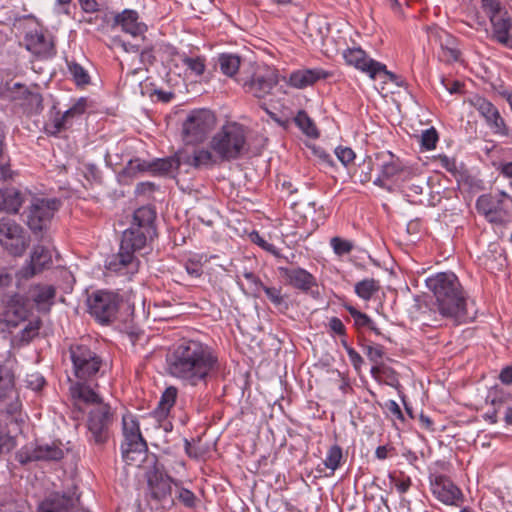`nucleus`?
<instances>
[{
	"instance_id": "1",
	"label": "nucleus",
	"mask_w": 512,
	"mask_h": 512,
	"mask_svg": "<svg viewBox=\"0 0 512 512\" xmlns=\"http://www.w3.org/2000/svg\"><path fill=\"white\" fill-rule=\"evenodd\" d=\"M167 373L185 385H207L221 370L216 350L196 339H182L166 355Z\"/></svg>"
},
{
	"instance_id": "2",
	"label": "nucleus",
	"mask_w": 512,
	"mask_h": 512,
	"mask_svg": "<svg viewBox=\"0 0 512 512\" xmlns=\"http://www.w3.org/2000/svg\"><path fill=\"white\" fill-rule=\"evenodd\" d=\"M426 285L434 294L439 313L457 323L475 319L457 276L452 272H440L427 278Z\"/></svg>"
},
{
	"instance_id": "3",
	"label": "nucleus",
	"mask_w": 512,
	"mask_h": 512,
	"mask_svg": "<svg viewBox=\"0 0 512 512\" xmlns=\"http://www.w3.org/2000/svg\"><path fill=\"white\" fill-rule=\"evenodd\" d=\"M243 90L255 98L270 95L279 83L278 71L268 65L248 62L235 78Z\"/></svg>"
},
{
	"instance_id": "4",
	"label": "nucleus",
	"mask_w": 512,
	"mask_h": 512,
	"mask_svg": "<svg viewBox=\"0 0 512 512\" xmlns=\"http://www.w3.org/2000/svg\"><path fill=\"white\" fill-rule=\"evenodd\" d=\"M246 133L241 124L227 123L211 138L210 149L221 162L238 159L245 148Z\"/></svg>"
},
{
	"instance_id": "5",
	"label": "nucleus",
	"mask_w": 512,
	"mask_h": 512,
	"mask_svg": "<svg viewBox=\"0 0 512 512\" xmlns=\"http://www.w3.org/2000/svg\"><path fill=\"white\" fill-rule=\"evenodd\" d=\"M73 373L77 380L94 381L103 366L102 358L85 344H72L69 347Z\"/></svg>"
},
{
	"instance_id": "6",
	"label": "nucleus",
	"mask_w": 512,
	"mask_h": 512,
	"mask_svg": "<svg viewBox=\"0 0 512 512\" xmlns=\"http://www.w3.org/2000/svg\"><path fill=\"white\" fill-rule=\"evenodd\" d=\"M215 124L216 117L211 110L195 109L191 111L182 125L183 141L188 145L202 143Z\"/></svg>"
},
{
	"instance_id": "7",
	"label": "nucleus",
	"mask_w": 512,
	"mask_h": 512,
	"mask_svg": "<svg viewBox=\"0 0 512 512\" xmlns=\"http://www.w3.org/2000/svg\"><path fill=\"white\" fill-rule=\"evenodd\" d=\"M121 297L109 290H97L87 298L90 315L101 325H108L117 318Z\"/></svg>"
},
{
	"instance_id": "8",
	"label": "nucleus",
	"mask_w": 512,
	"mask_h": 512,
	"mask_svg": "<svg viewBox=\"0 0 512 512\" xmlns=\"http://www.w3.org/2000/svg\"><path fill=\"white\" fill-rule=\"evenodd\" d=\"M153 458V466L146 472L148 485L147 495L155 502L157 507L171 508L174 505L172 483L174 484L175 481L157 466L155 456H153Z\"/></svg>"
},
{
	"instance_id": "9",
	"label": "nucleus",
	"mask_w": 512,
	"mask_h": 512,
	"mask_svg": "<svg viewBox=\"0 0 512 512\" xmlns=\"http://www.w3.org/2000/svg\"><path fill=\"white\" fill-rule=\"evenodd\" d=\"M114 416V411L108 403L103 402L91 407L87 417L90 440L98 445L105 444L110 437Z\"/></svg>"
},
{
	"instance_id": "10",
	"label": "nucleus",
	"mask_w": 512,
	"mask_h": 512,
	"mask_svg": "<svg viewBox=\"0 0 512 512\" xmlns=\"http://www.w3.org/2000/svg\"><path fill=\"white\" fill-rule=\"evenodd\" d=\"M343 58L346 64L367 73L371 79H375L376 75L382 72L389 80L395 82L398 86L402 85V82L397 81L398 76L396 74L388 71L384 64L368 58L366 52L360 47L345 49L343 51Z\"/></svg>"
},
{
	"instance_id": "11",
	"label": "nucleus",
	"mask_w": 512,
	"mask_h": 512,
	"mask_svg": "<svg viewBox=\"0 0 512 512\" xmlns=\"http://www.w3.org/2000/svg\"><path fill=\"white\" fill-rule=\"evenodd\" d=\"M469 104L477 110L479 115L485 120L486 125L493 134L508 137L510 128L505 119L501 116L499 109L487 98L474 95L468 99Z\"/></svg>"
},
{
	"instance_id": "12",
	"label": "nucleus",
	"mask_w": 512,
	"mask_h": 512,
	"mask_svg": "<svg viewBox=\"0 0 512 512\" xmlns=\"http://www.w3.org/2000/svg\"><path fill=\"white\" fill-rule=\"evenodd\" d=\"M59 207L60 200L56 198H34L28 208L27 225L34 232L42 231Z\"/></svg>"
},
{
	"instance_id": "13",
	"label": "nucleus",
	"mask_w": 512,
	"mask_h": 512,
	"mask_svg": "<svg viewBox=\"0 0 512 512\" xmlns=\"http://www.w3.org/2000/svg\"><path fill=\"white\" fill-rule=\"evenodd\" d=\"M375 169L378 171L373 184L391 191L392 188L387 181L403 171V164L399 157L390 151H380L373 154Z\"/></svg>"
},
{
	"instance_id": "14",
	"label": "nucleus",
	"mask_w": 512,
	"mask_h": 512,
	"mask_svg": "<svg viewBox=\"0 0 512 512\" xmlns=\"http://www.w3.org/2000/svg\"><path fill=\"white\" fill-rule=\"evenodd\" d=\"M0 243L13 256H21L28 246L22 227L9 218L0 219Z\"/></svg>"
},
{
	"instance_id": "15",
	"label": "nucleus",
	"mask_w": 512,
	"mask_h": 512,
	"mask_svg": "<svg viewBox=\"0 0 512 512\" xmlns=\"http://www.w3.org/2000/svg\"><path fill=\"white\" fill-rule=\"evenodd\" d=\"M433 496L445 505L459 506L464 501L461 490L445 475L430 477Z\"/></svg>"
},
{
	"instance_id": "16",
	"label": "nucleus",
	"mask_w": 512,
	"mask_h": 512,
	"mask_svg": "<svg viewBox=\"0 0 512 512\" xmlns=\"http://www.w3.org/2000/svg\"><path fill=\"white\" fill-rule=\"evenodd\" d=\"M80 497L75 492H53L40 502L37 512H79Z\"/></svg>"
},
{
	"instance_id": "17",
	"label": "nucleus",
	"mask_w": 512,
	"mask_h": 512,
	"mask_svg": "<svg viewBox=\"0 0 512 512\" xmlns=\"http://www.w3.org/2000/svg\"><path fill=\"white\" fill-rule=\"evenodd\" d=\"M3 305L5 321L12 327H16L20 322L25 321L31 312L29 299L19 293L7 295L3 299Z\"/></svg>"
},
{
	"instance_id": "18",
	"label": "nucleus",
	"mask_w": 512,
	"mask_h": 512,
	"mask_svg": "<svg viewBox=\"0 0 512 512\" xmlns=\"http://www.w3.org/2000/svg\"><path fill=\"white\" fill-rule=\"evenodd\" d=\"M179 161L182 165L196 170L211 169L221 162L212 150L199 147H194L192 150H179Z\"/></svg>"
},
{
	"instance_id": "19",
	"label": "nucleus",
	"mask_w": 512,
	"mask_h": 512,
	"mask_svg": "<svg viewBox=\"0 0 512 512\" xmlns=\"http://www.w3.org/2000/svg\"><path fill=\"white\" fill-rule=\"evenodd\" d=\"M0 402L5 403V412L8 415H14L21 409L14 375L4 366H0Z\"/></svg>"
},
{
	"instance_id": "20",
	"label": "nucleus",
	"mask_w": 512,
	"mask_h": 512,
	"mask_svg": "<svg viewBox=\"0 0 512 512\" xmlns=\"http://www.w3.org/2000/svg\"><path fill=\"white\" fill-rule=\"evenodd\" d=\"M139 264L140 261L136 255L128 250H123L120 246L118 253L107 258L105 267L109 271L121 275H133L138 272Z\"/></svg>"
},
{
	"instance_id": "21",
	"label": "nucleus",
	"mask_w": 512,
	"mask_h": 512,
	"mask_svg": "<svg viewBox=\"0 0 512 512\" xmlns=\"http://www.w3.org/2000/svg\"><path fill=\"white\" fill-rule=\"evenodd\" d=\"M25 47L32 54L49 58L55 55V45L52 37L39 30L28 32L24 38Z\"/></svg>"
},
{
	"instance_id": "22",
	"label": "nucleus",
	"mask_w": 512,
	"mask_h": 512,
	"mask_svg": "<svg viewBox=\"0 0 512 512\" xmlns=\"http://www.w3.org/2000/svg\"><path fill=\"white\" fill-rule=\"evenodd\" d=\"M64 457L63 450L56 444L38 445L32 449L26 448L18 454V461L26 464L32 461H58Z\"/></svg>"
},
{
	"instance_id": "23",
	"label": "nucleus",
	"mask_w": 512,
	"mask_h": 512,
	"mask_svg": "<svg viewBox=\"0 0 512 512\" xmlns=\"http://www.w3.org/2000/svg\"><path fill=\"white\" fill-rule=\"evenodd\" d=\"M113 26L120 27L123 32L130 34L136 40L141 37V41H145L144 33L147 31V25L139 21V15L135 10L126 9L116 14Z\"/></svg>"
},
{
	"instance_id": "24",
	"label": "nucleus",
	"mask_w": 512,
	"mask_h": 512,
	"mask_svg": "<svg viewBox=\"0 0 512 512\" xmlns=\"http://www.w3.org/2000/svg\"><path fill=\"white\" fill-rule=\"evenodd\" d=\"M278 271L279 274L285 278L286 284L300 291L307 292L313 286L317 285L316 278L303 268L279 266Z\"/></svg>"
},
{
	"instance_id": "25",
	"label": "nucleus",
	"mask_w": 512,
	"mask_h": 512,
	"mask_svg": "<svg viewBox=\"0 0 512 512\" xmlns=\"http://www.w3.org/2000/svg\"><path fill=\"white\" fill-rule=\"evenodd\" d=\"M155 220L156 211L154 207L149 205L141 206L133 212L129 228H135V230L142 231L156 237L157 231Z\"/></svg>"
},
{
	"instance_id": "26",
	"label": "nucleus",
	"mask_w": 512,
	"mask_h": 512,
	"mask_svg": "<svg viewBox=\"0 0 512 512\" xmlns=\"http://www.w3.org/2000/svg\"><path fill=\"white\" fill-rule=\"evenodd\" d=\"M492 25V39L501 45L512 49V39L510 31L512 30V18L508 11L502 12L500 15L490 20Z\"/></svg>"
},
{
	"instance_id": "27",
	"label": "nucleus",
	"mask_w": 512,
	"mask_h": 512,
	"mask_svg": "<svg viewBox=\"0 0 512 512\" xmlns=\"http://www.w3.org/2000/svg\"><path fill=\"white\" fill-rule=\"evenodd\" d=\"M154 238L155 236L135 230V228H127L122 233L120 246L123 250H128L136 255L144 250Z\"/></svg>"
},
{
	"instance_id": "28",
	"label": "nucleus",
	"mask_w": 512,
	"mask_h": 512,
	"mask_svg": "<svg viewBox=\"0 0 512 512\" xmlns=\"http://www.w3.org/2000/svg\"><path fill=\"white\" fill-rule=\"evenodd\" d=\"M329 75L328 72L318 68L298 70L290 74L288 84L294 88L303 89L318 80L328 78Z\"/></svg>"
},
{
	"instance_id": "29",
	"label": "nucleus",
	"mask_w": 512,
	"mask_h": 512,
	"mask_svg": "<svg viewBox=\"0 0 512 512\" xmlns=\"http://www.w3.org/2000/svg\"><path fill=\"white\" fill-rule=\"evenodd\" d=\"M89 381L77 380L70 386V394L76 401L83 402L91 407L103 403L102 397L90 386Z\"/></svg>"
},
{
	"instance_id": "30",
	"label": "nucleus",
	"mask_w": 512,
	"mask_h": 512,
	"mask_svg": "<svg viewBox=\"0 0 512 512\" xmlns=\"http://www.w3.org/2000/svg\"><path fill=\"white\" fill-rule=\"evenodd\" d=\"M28 294L37 307L43 309L45 305L50 307L54 303L56 288L53 285L38 283L29 287Z\"/></svg>"
},
{
	"instance_id": "31",
	"label": "nucleus",
	"mask_w": 512,
	"mask_h": 512,
	"mask_svg": "<svg viewBox=\"0 0 512 512\" xmlns=\"http://www.w3.org/2000/svg\"><path fill=\"white\" fill-rule=\"evenodd\" d=\"M148 447L146 441L134 443H122V458L128 465H139L145 458Z\"/></svg>"
},
{
	"instance_id": "32",
	"label": "nucleus",
	"mask_w": 512,
	"mask_h": 512,
	"mask_svg": "<svg viewBox=\"0 0 512 512\" xmlns=\"http://www.w3.org/2000/svg\"><path fill=\"white\" fill-rule=\"evenodd\" d=\"M122 431L124 436L123 443L139 442L141 446L142 442L145 441L140 431L139 422L130 413L122 417Z\"/></svg>"
},
{
	"instance_id": "33",
	"label": "nucleus",
	"mask_w": 512,
	"mask_h": 512,
	"mask_svg": "<svg viewBox=\"0 0 512 512\" xmlns=\"http://www.w3.org/2000/svg\"><path fill=\"white\" fill-rule=\"evenodd\" d=\"M21 204V193L17 189L0 188V211L17 213Z\"/></svg>"
},
{
	"instance_id": "34",
	"label": "nucleus",
	"mask_w": 512,
	"mask_h": 512,
	"mask_svg": "<svg viewBox=\"0 0 512 512\" xmlns=\"http://www.w3.org/2000/svg\"><path fill=\"white\" fill-rule=\"evenodd\" d=\"M150 162V173L152 175H166L182 166L179 161V151L167 158H156Z\"/></svg>"
},
{
	"instance_id": "35",
	"label": "nucleus",
	"mask_w": 512,
	"mask_h": 512,
	"mask_svg": "<svg viewBox=\"0 0 512 512\" xmlns=\"http://www.w3.org/2000/svg\"><path fill=\"white\" fill-rule=\"evenodd\" d=\"M245 63H241V58L232 53H222L218 56V65L221 72L228 77H237Z\"/></svg>"
},
{
	"instance_id": "36",
	"label": "nucleus",
	"mask_w": 512,
	"mask_h": 512,
	"mask_svg": "<svg viewBox=\"0 0 512 512\" xmlns=\"http://www.w3.org/2000/svg\"><path fill=\"white\" fill-rule=\"evenodd\" d=\"M370 373L372 377L379 383H384L391 387H397L399 380L396 371L384 364L372 366Z\"/></svg>"
},
{
	"instance_id": "37",
	"label": "nucleus",
	"mask_w": 512,
	"mask_h": 512,
	"mask_svg": "<svg viewBox=\"0 0 512 512\" xmlns=\"http://www.w3.org/2000/svg\"><path fill=\"white\" fill-rule=\"evenodd\" d=\"M486 402L490 403L493 408L500 411L503 407H510L512 403V393L505 391L503 388L494 386L492 387L486 397Z\"/></svg>"
},
{
	"instance_id": "38",
	"label": "nucleus",
	"mask_w": 512,
	"mask_h": 512,
	"mask_svg": "<svg viewBox=\"0 0 512 512\" xmlns=\"http://www.w3.org/2000/svg\"><path fill=\"white\" fill-rule=\"evenodd\" d=\"M178 395V389L175 386L167 387L161 395L155 414L165 417L174 406Z\"/></svg>"
},
{
	"instance_id": "39",
	"label": "nucleus",
	"mask_w": 512,
	"mask_h": 512,
	"mask_svg": "<svg viewBox=\"0 0 512 512\" xmlns=\"http://www.w3.org/2000/svg\"><path fill=\"white\" fill-rule=\"evenodd\" d=\"M499 208H503L502 199H494L491 194L480 195L476 201V209L484 217L491 216L492 212Z\"/></svg>"
},
{
	"instance_id": "40",
	"label": "nucleus",
	"mask_w": 512,
	"mask_h": 512,
	"mask_svg": "<svg viewBox=\"0 0 512 512\" xmlns=\"http://www.w3.org/2000/svg\"><path fill=\"white\" fill-rule=\"evenodd\" d=\"M379 290V281L373 278L363 279L357 282L354 286L356 295L365 301L370 300Z\"/></svg>"
},
{
	"instance_id": "41",
	"label": "nucleus",
	"mask_w": 512,
	"mask_h": 512,
	"mask_svg": "<svg viewBox=\"0 0 512 512\" xmlns=\"http://www.w3.org/2000/svg\"><path fill=\"white\" fill-rule=\"evenodd\" d=\"M207 262V255L194 254L185 261L184 267L189 276L192 278H200L203 275V266Z\"/></svg>"
},
{
	"instance_id": "42",
	"label": "nucleus",
	"mask_w": 512,
	"mask_h": 512,
	"mask_svg": "<svg viewBox=\"0 0 512 512\" xmlns=\"http://www.w3.org/2000/svg\"><path fill=\"white\" fill-rule=\"evenodd\" d=\"M146 172L150 173V162L140 158H134L129 160L123 168L122 175L124 177L136 178Z\"/></svg>"
},
{
	"instance_id": "43",
	"label": "nucleus",
	"mask_w": 512,
	"mask_h": 512,
	"mask_svg": "<svg viewBox=\"0 0 512 512\" xmlns=\"http://www.w3.org/2000/svg\"><path fill=\"white\" fill-rule=\"evenodd\" d=\"M14 87L25 89L28 100H26L25 103H23V105L26 106V111L28 113L37 114V113L41 112V110L43 109V105H42L43 99H42V96L40 93L31 91L28 87H26L25 85L20 84V83H15Z\"/></svg>"
},
{
	"instance_id": "44",
	"label": "nucleus",
	"mask_w": 512,
	"mask_h": 512,
	"mask_svg": "<svg viewBox=\"0 0 512 512\" xmlns=\"http://www.w3.org/2000/svg\"><path fill=\"white\" fill-rule=\"evenodd\" d=\"M67 67L77 87H85L90 84L91 78L88 71L75 61L67 62Z\"/></svg>"
},
{
	"instance_id": "45",
	"label": "nucleus",
	"mask_w": 512,
	"mask_h": 512,
	"mask_svg": "<svg viewBox=\"0 0 512 512\" xmlns=\"http://www.w3.org/2000/svg\"><path fill=\"white\" fill-rule=\"evenodd\" d=\"M375 169L373 155L366 157L354 170L352 177L361 184L368 183L372 178V171Z\"/></svg>"
},
{
	"instance_id": "46",
	"label": "nucleus",
	"mask_w": 512,
	"mask_h": 512,
	"mask_svg": "<svg viewBox=\"0 0 512 512\" xmlns=\"http://www.w3.org/2000/svg\"><path fill=\"white\" fill-rule=\"evenodd\" d=\"M68 128H70V125L64 118V115L59 111H57L55 115L44 125L45 133L50 136H57L60 132L67 130Z\"/></svg>"
},
{
	"instance_id": "47",
	"label": "nucleus",
	"mask_w": 512,
	"mask_h": 512,
	"mask_svg": "<svg viewBox=\"0 0 512 512\" xmlns=\"http://www.w3.org/2000/svg\"><path fill=\"white\" fill-rule=\"evenodd\" d=\"M294 122L297 125V127L307 136H318V130L316 125L304 110L298 111L297 115L294 118Z\"/></svg>"
},
{
	"instance_id": "48",
	"label": "nucleus",
	"mask_w": 512,
	"mask_h": 512,
	"mask_svg": "<svg viewBox=\"0 0 512 512\" xmlns=\"http://www.w3.org/2000/svg\"><path fill=\"white\" fill-rule=\"evenodd\" d=\"M342 460V448L338 444H334L328 449L323 463L326 468L331 470V474H333L341 466Z\"/></svg>"
},
{
	"instance_id": "49",
	"label": "nucleus",
	"mask_w": 512,
	"mask_h": 512,
	"mask_svg": "<svg viewBox=\"0 0 512 512\" xmlns=\"http://www.w3.org/2000/svg\"><path fill=\"white\" fill-rule=\"evenodd\" d=\"M423 189V180H412L403 186V193L410 203L418 204L422 202L420 196L423 193Z\"/></svg>"
},
{
	"instance_id": "50",
	"label": "nucleus",
	"mask_w": 512,
	"mask_h": 512,
	"mask_svg": "<svg viewBox=\"0 0 512 512\" xmlns=\"http://www.w3.org/2000/svg\"><path fill=\"white\" fill-rule=\"evenodd\" d=\"M174 485L176 488V498L179 502L186 508H195L198 502L196 495L191 490L182 487L178 481L174 482Z\"/></svg>"
},
{
	"instance_id": "51",
	"label": "nucleus",
	"mask_w": 512,
	"mask_h": 512,
	"mask_svg": "<svg viewBox=\"0 0 512 512\" xmlns=\"http://www.w3.org/2000/svg\"><path fill=\"white\" fill-rule=\"evenodd\" d=\"M87 109V98L81 97L79 98L72 107L66 110L63 115L67 120L70 127L73 125L75 119H79Z\"/></svg>"
},
{
	"instance_id": "52",
	"label": "nucleus",
	"mask_w": 512,
	"mask_h": 512,
	"mask_svg": "<svg viewBox=\"0 0 512 512\" xmlns=\"http://www.w3.org/2000/svg\"><path fill=\"white\" fill-rule=\"evenodd\" d=\"M5 133L0 127V180H6L11 177L9 157L5 152Z\"/></svg>"
},
{
	"instance_id": "53",
	"label": "nucleus",
	"mask_w": 512,
	"mask_h": 512,
	"mask_svg": "<svg viewBox=\"0 0 512 512\" xmlns=\"http://www.w3.org/2000/svg\"><path fill=\"white\" fill-rule=\"evenodd\" d=\"M41 326L42 321L39 317L29 321V323L19 333L20 341L26 344L31 342L38 336Z\"/></svg>"
},
{
	"instance_id": "54",
	"label": "nucleus",
	"mask_w": 512,
	"mask_h": 512,
	"mask_svg": "<svg viewBox=\"0 0 512 512\" xmlns=\"http://www.w3.org/2000/svg\"><path fill=\"white\" fill-rule=\"evenodd\" d=\"M30 260L43 270L51 263V254L44 246L37 245L33 248Z\"/></svg>"
},
{
	"instance_id": "55",
	"label": "nucleus",
	"mask_w": 512,
	"mask_h": 512,
	"mask_svg": "<svg viewBox=\"0 0 512 512\" xmlns=\"http://www.w3.org/2000/svg\"><path fill=\"white\" fill-rule=\"evenodd\" d=\"M344 308L349 312V314L353 318L354 326L358 330L368 328L369 325H372V319L367 314L356 309L354 306L344 304Z\"/></svg>"
},
{
	"instance_id": "56",
	"label": "nucleus",
	"mask_w": 512,
	"mask_h": 512,
	"mask_svg": "<svg viewBox=\"0 0 512 512\" xmlns=\"http://www.w3.org/2000/svg\"><path fill=\"white\" fill-rule=\"evenodd\" d=\"M261 291H264L267 298L271 301V303L278 307L283 309H288V303L285 301V297L282 295V289L276 288V287H268L266 285H263L261 288Z\"/></svg>"
},
{
	"instance_id": "57",
	"label": "nucleus",
	"mask_w": 512,
	"mask_h": 512,
	"mask_svg": "<svg viewBox=\"0 0 512 512\" xmlns=\"http://www.w3.org/2000/svg\"><path fill=\"white\" fill-rule=\"evenodd\" d=\"M439 140V135L437 130L434 127H430L421 134L420 145L422 150H432L436 147V144Z\"/></svg>"
},
{
	"instance_id": "58",
	"label": "nucleus",
	"mask_w": 512,
	"mask_h": 512,
	"mask_svg": "<svg viewBox=\"0 0 512 512\" xmlns=\"http://www.w3.org/2000/svg\"><path fill=\"white\" fill-rule=\"evenodd\" d=\"M481 8L489 20L506 11L499 0H481Z\"/></svg>"
},
{
	"instance_id": "59",
	"label": "nucleus",
	"mask_w": 512,
	"mask_h": 512,
	"mask_svg": "<svg viewBox=\"0 0 512 512\" xmlns=\"http://www.w3.org/2000/svg\"><path fill=\"white\" fill-rule=\"evenodd\" d=\"M330 245L333 248L334 253L338 256L349 254L354 247L351 241L342 239L338 236L331 238Z\"/></svg>"
},
{
	"instance_id": "60",
	"label": "nucleus",
	"mask_w": 512,
	"mask_h": 512,
	"mask_svg": "<svg viewBox=\"0 0 512 512\" xmlns=\"http://www.w3.org/2000/svg\"><path fill=\"white\" fill-rule=\"evenodd\" d=\"M183 64L195 75L201 76L205 71V59L203 57H183Z\"/></svg>"
},
{
	"instance_id": "61",
	"label": "nucleus",
	"mask_w": 512,
	"mask_h": 512,
	"mask_svg": "<svg viewBox=\"0 0 512 512\" xmlns=\"http://www.w3.org/2000/svg\"><path fill=\"white\" fill-rule=\"evenodd\" d=\"M26 387L33 391H39L43 388L46 381L39 372L28 373L25 378Z\"/></svg>"
},
{
	"instance_id": "62",
	"label": "nucleus",
	"mask_w": 512,
	"mask_h": 512,
	"mask_svg": "<svg viewBox=\"0 0 512 512\" xmlns=\"http://www.w3.org/2000/svg\"><path fill=\"white\" fill-rule=\"evenodd\" d=\"M252 240L254 243H256L257 245H259L261 248H263L265 251L273 254L274 256H276L278 259L280 260H286L288 261V259L286 257H284L283 255H281L278 251V249L275 247V245L271 244V243H268L267 241H265L258 233H255L254 235H252Z\"/></svg>"
},
{
	"instance_id": "63",
	"label": "nucleus",
	"mask_w": 512,
	"mask_h": 512,
	"mask_svg": "<svg viewBox=\"0 0 512 512\" xmlns=\"http://www.w3.org/2000/svg\"><path fill=\"white\" fill-rule=\"evenodd\" d=\"M42 269H40L36 264H34L31 260L24 265L16 274L19 279L28 280L34 277L36 274L40 273Z\"/></svg>"
},
{
	"instance_id": "64",
	"label": "nucleus",
	"mask_w": 512,
	"mask_h": 512,
	"mask_svg": "<svg viewBox=\"0 0 512 512\" xmlns=\"http://www.w3.org/2000/svg\"><path fill=\"white\" fill-rule=\"evenodd\" d=\"M365 354L371 362L377 364L384 356L383 346L367 345L365 346Z\"/></svg>"
}]
</instances>
